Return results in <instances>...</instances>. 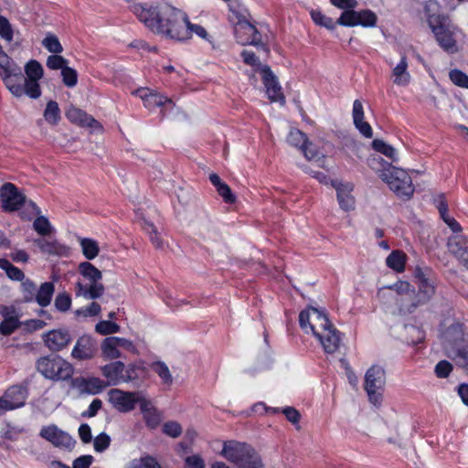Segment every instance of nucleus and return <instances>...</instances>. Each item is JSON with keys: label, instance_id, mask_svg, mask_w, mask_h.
Wrapping results in <instances>:
<instances>
[{"label": "nucleus", "instance_id": "nucleus-1", "mask_svg": "<svg viewBox=\"0 0 468 468\" xmlns=\"http://www.w3.org/2000/svg\"><path fill=\"white\" fill-rule=\"evenodd\" d=\"M133 13L149 30L166 38L185 41L195 33L209 41L208 34L202 26L191 24L184 12L167 3L135 4Z\"/></svg>", "mask_w": 468, "mask_h": 468}, {"label": "nucleus", "instance_id": "nucleus-2", "mask_svg": "<svg viewBox=\"0 0 468 468\" xmlns=\"http://www.w3.org/2000/svg\"><path fill=\"white\" fill-rule=\"evenodd\" d=\"M220 455L237 468H263L264 463L259 452L250 444L239 441L223 443Z\"/></svg>", "mask_w": 468, "mask_h": 468}, {"label": "nucleus", "instance_id": "nucleus-3", "mask_svg": "<svg viewBox=\"0 0 468 468\" xmlns=\"http://www.w3.org/2000/svg\"><path fill=\"white\" fill-rule=\"evenodd\" d=\"M79 271L83 279H80L75 284L76 296H81L87 300L100 298L105 290L101 283V271L89 261L80 263Z\"/></svg>", "mask_w": 468, "mask_h": 468}, {"label": "nucleus", "instance_id": "nucleus-4", "mask_svg": "<svg viewBox=\"0 0 468 468\" xmlns=\"http://www.w3.org/2000/svg\"><path fill=\"white\" fill-rule=\"evenodd\" d=\"M37 370L47 379L64 381L72 378V365L59 356H42L36 363Z\"/></svg>", "mask_w": 468, "mask_h": 468}, {"label": "nucleus", "instance_id": "nucleus-5", "mask_svg": "<svg viewBox=\"0 0 468 468\" xmlns=\"http://www.w3.org/2000/svg\"><path fill=\"white\" fill-rule=\"evenodd\" d=\"M379 177L388 185L398 197L408 200L412 197L415 188L411 177L405 170L388 165L379 174Z\"/></svg>", "mask_w": 468, "mask_h": 468}, {"label": "nucleus", "instance_id": "nucleus-6", "mask_svg": "<svg viewBox=\"0 0 468 468\" xmlns=\"http://www.w3.org/2000/svg\"><path fill=\"white\" fill-rule=\"evenodd\" d=\"M139 370L141 367L137 365L131 363L125 366L122 361L111 362L101 367V375L107 380V387L139 380Z\"/></svg>", "mask_w": 468, "mask_h": 468}, {"label": "nucleus", "instance_id": "nucleus-7", "mask_svg": "<svg viewBox=\"0 0 468 468\" xmlns=\"http://www.w3.org/2000/svg\"><path fill=\"white\" fill-rule=\"evenodd\" d=\"M415 278L418 280V292L415 299L409 305L402 306L400 313L411 314L419 306L427 303L435 294V281L420 268L415 270Z\"/></svg>", "mask_w": 468, "mask_h": 468}, {"label": "nucleus", "instance_id": "nucleus-8", "mask_svg": "<svg viewBox=\"0 0 468 468\" xmlns=\"http://www.w3.org/2000/svg\"><path fill=\"white\" fill-rule=\"evenodd\" d=\"M386 384V372L378 365H373L365 375V390L369 401L375 406H379L383 399L382 391Z\"/></svg>", "mask_w": 468, "mask_h": 468}, {"label": "nucleus", "instance_id": "nucleus-9", "mask_svg": "<svg viewBox=\"0 0 468 468\" xmlns=\"http://www.w3.org/2000/svg\"><path fill=\"white\" fill-rule=\"evenodd\" d=\"M463 349H468V335L463 324L453 323L445 332V351L448 357L457 359Z\"/></svg>", "mask_w": 468, "mask_h": 468}, {"label": "nucleus", "instance_id": "nucleus-10", "mask_svg": "<svg viewBox=\"0 0 468 468\" xmlns=\"http://www.w3.org/2000/svg\"><path fill=\"white\" fill-rule=\"evenodd\" d=\"M431 30L443 50L452 54L457 52L456 37L460 29L451 21L449 16L435 24Z\"/></svg>", "mask_w": 468, "mask_h": 468}, {"label": "nucleus", "instance_id": "nucleus-11", "mask_svg": "<svg viewBox=\"0 0 468 468\" xmlns=\"http://www.w3.org/2000/svg\"><path fill=\"white\" fill-rule=\"evenodd\" d=\"M378 16L373 11L364 9L361 11H344L336 20V23L344 27L362 26L364 27H373L376 26Z\"/></svg>", "mask_w": 468, "mask_h": 468}, {"label": "nucleus", "instance_id": "nucleus-12", "mask_svg": "<svg viewBox=\"0 0 468 468\" xmlns=\"http://www.w3.org/2000/svg\"><path fill=\"white\" fill-rule=\"evenodd\" d=\"M138 392L112 388L108 392V400L116 410L127 413L134 410Z\"/></svg>", "mask_w": 468, "mask_h": 468}, {"label": "nucleus", "instance_id": "nucleus-13", "mask_svg": "<svg viewBox=\"0 0 468 468\" xmlns=\"http://www.w3.org/2000/svg\"><path fill=\"white\" fill-rule=\"evenodd\" d=\"M0 200L4 211L13 212L20 209L26 201V197L14 184L5 183L0 188Z\"/></svg>", "mask_w": 468, "mask_h": 468}, {"label": "nucleus", "instance_id": "nucleus-14", "mask_svg": "<svg viewBox=\"0 0 468 468\" xmlns=\"http://www.w3.org/2000/svg\"><path fill=\"white\" fill-rule=\"evenodd\" d=\"M262 81L266 89V94L271 102H278L282 106L285 105L286 100L277 77L271 71L268 65L261 68Z\"/></svg>", "mask_w": 468, "mask_h": 468}, {"label": "nucleus", "instance_id": "nucleus-15", "mask_svg": "<svg viewBox=\"0 0 468 468\" xmlns=\"http://www.w3.org/2000/svg\"><path fill=\"white\" fill-rule=\"evenodd\" d=\"M234 35L237 42L242 46L252 45L261 47L266 52L269 51L268 48L262 43L261 34L251 22L235 26Z\"/></svg>", "mask_w": 468, "mask_h": 468}, {"label": "nucleus", "instance_id": "nucleus-16", "mask_svg": "<svg viewBox=\"0 0 468 468\" xmlns=\"http://www.w3.org/2000/svg\"><path fill=\"white\" fill-rule=\"evenodd\" d=\"M27 80V95L31 99H37L41 95L38 80L43 77L44 70L41 64L35 59L29 60L25 66Z\"/></svg>", "mask_w": 468, "mask_h": 468}, {"label": "nucleus", "instance_id": "nucleus-17", "mask_svg": "<svg viewBox=\"0 0 468 468\" xmlns=\"http://www.w3.org/2000/svg\"><path fill=\"white\" fill-rule=\"evenodd\" d=\"M27 397V389L20 385L10 387L5 394L0 397V405L5 412L21 408L25 405Z\"/></svg>", "mask_w": 468, "mask_h": 468}, {"label": "nucleus", "instance_id": "nucleus-18", "mask_svg": "<svg viewBox=\"0 0 468 468\" xmlns=\"http://www.w3.org/2000/svg\"><path fill=\"white\" fill-rule=\"evenodd\" d=\"M39 435L56 447L71 449L76 442L69 433L61 431L54 424L44 426Z\"/></svg>", "mask_w": 468, "mask_h": 468}, {"label": "nucleus", "instance_id": "nucleus-19", "mask_svg": "<svg viewBox=\"0 0 468 468\" xmlns=\"http://www.w3.org/2000/svg\"><path fill=\"white\" fill-rule=\"evenodd\" d=\"M7 90L16 97L27 95V80L19 66L1 77Z\"/></svg>", "mask_w": 468, "mask_h": 468}, {"label": "nucleus", "instance_id": "nucleus-20", "mask_svg": "<svg viewBox=\"0 0 468 468\" xmlns=\"http://www.w3.org/2000/svg\"><path fill=\"white\" fill-rule=\"evenodd\" d=\"M70 386L80 391V394H99L107 388L105 381L99 378L78 377L71 378Z\"/></svg>", "mask_w": 468, "mask_h": 468}, {"label": "nucleus", "instance_id": "nucleus-21", "mask_svg": "<svg viewBox=\"0 0 468 468\" xmlns=\"http://www.w3.org/2000/svg\"><path fill=\"white\" fill-rule=\"evenodd\" d=\"M448 250L461 264L468 270V238L463 235H453L448 239Z\"/></svg>", "mask_w": 468, "mask_h": 468}, {"label": "nucleus", "instance_id": "nucleus-22", "mask_svg": "<svg viewBox=\"0 0 468 468\" xmlns=\"http://www.w3.org/2000/svg\"><path fill=\"white\" fill-rule=\"evenodd\" d=\"M134 93L140 97L144 107L149 111H154L156 107H163L166 104L173 105L171 99L148 88L137 89Z\"/></svg>", "mask_w": 468, "mask_h": 468}, {"label": "nucleus", "instance_id": "nucleus-23", "mask_svg": "<svg viewBox=\"0 0 468 468\" xmlns=\"http://www.w3.org/2000/svg\"><path fill=\"white\" fill-rule=\"evenodd\" d=\"M96 351V342L90 335H84L77 340L71 356L78 360H87L92 358Z\"/></svg>", "mask_w": 468, "mask_h": 468}, {"label": "nucleus", "instance_id": "nucleus-24", "mask_svg": "<svg viewBox=\"0 0 468 468\" xmlns=\"http://www.w3.org/2000/svg\"><path fill=\"white\" fill-rule=\"evenodd\" d=\"M332 186L336 190L340 207L345 211L353 210L355 208V198L351 195L354 189L353 184L333 181Z\"/></svg>", "mask_w": 468, "mask_h": 468}, {"label": "nucleus", "instance_id": "nucleus-25", "mask_svg": "<svg viewBox=\"0 0 468 468\" xmlns=\"http://www.w3.org/2000/svg\"><path fill=\"white\" fill-rule=\"evenodd\" d=\"M43 339L48 349L52 351L63 349L71 341L70 335L67 330H52L45 334Z\"/></svg>", "mask_w": 468, "mask_h": 468}, {"label": "nucleus", "instance_id": "nucleus-26", "mask_svg": "<svg viewBox=\"0 0 468 468\" xmlns=\"http://www.w3.org/2000/svg\"><path fill=\"white\" fill-rule=\"evenodd\" d=\"M324 351L329 354L335 353L340 346L341 337L340 332L332 324L316 337Z\"/></svg>", "mask_w": 468, "mask_h": 468}, {"label": "nucleus", "instance_id": "nucleus-27", "mask_svg": "<svg viewBox=\"0 0 468 468\" xmlns=\"http://www.w3.org/2000/svg\"><path fill=\"white\" fill-rule=\"evenodd\" d=\"M352 116L354 125L359 133L366 138H372L373 131L370 124L364 121V108L359 100L353 103Z\"/></svg>", "mask_w": 468, "mask_h": 468}, {"label": "nucleus", "instance_id": "nucleus-28", "mask_svg": "<svg viewBox=\"0 0 468 468\" xmlns=\"http://www.w3.org/2000/svg\"><path fill=\"white\" fill-rule=\"evenodd\" d=\"M65 115L69 122L80 126L95 128L99 125V122L92 116L75 106H69L66 110Z\"/></svg>", "mask_w": 468, "mask_h": 468}, {"label": "nucleus", "instance_id": "nucleus-29", "mask_svg": "<svg viewBox=\"0 0 468 468\" xmlns=\"http://www.w3.org/2000/svg\"><path fill=\"white\" fill-rule=\"evenodd\" d=\"M436 207L440 212L441 218L448 225V227L454 232L459 233L462 231L461 225L448 214V206L443 194L439 195L435 198Z\"/></svg>", "mask_w": 468, "mask_h": 468}, {"label": "nucleus", "instance_id": "nucleus-30", "mask_svg": "<svg viewBox=\"0 0 468 468\" xmlns=\"http://www.w3.org/2000/svg\"><path fill=\"white\" fill-rule=\"evenodd\" d=\"M332 323L327 316L316 308H313V318L310 331L317 337L322 332L330 327Z\"/></svg>", "mask_w": 468, "mask_h": 468}, {"label": "nucleus", "instance_id": "nucleus-31", "mask_svg": "<svg viewBox=\"0 0 468 468\" xmlns=\"http://www.w3.org/2000/svg\"><path fill=\"white\" fill-rule=\"evenodd\" d=\"M55 292V286L50 282H43L38 289H37V294L35 302L41 307H47L50 304L52 296Z\"/></svg>", "mask_w": 468, "mask_h": 468}, {"label": "nucleus", "instance_id": "nucleus-32", "mask_svg": "<svg viewBox=\"0 0 468 468\" xmlns=\"http://www.w3.org/2000/svg\"><path fill=\"white\" fill-rule=\"evenodd\" d=\"M424 14L430 28L448 17V16L439 12V4L433 0L426 2L424 5Z\"/></svg>", "mask_w": 468, "mask_h": 468}, {"label": "nucleus", "instance_id": "nucleus-33", "mask_svg": "<svg viewBox=\"0 0 468 468\" xmlns=\"http://www.w3.org/2000/svg\"><path fill=\"white\" fill-rule=\"evenodd\" d=\"M34 242L43 253L50 255H62L66 251V248L57 240L37 239Z\"/></svg>", "mask_w": 468, "mask_h": 468}, {"label": "nucleus", "instance_id": "nucleus-34", "mask_svg": "<svg viewBox=\"0 0 468 468\" xmlns=\"http://www.w3.org/2000/svg\"><path fill=\"white\" fill-rule=\"evenodd\" d=\"M408 63L406 57H402L399 63L393 69L394 83L399 86H406L409 84L410 75L407 71Z\"/></svg>", "mask_w": 468, "mask_h": 468}, {"label": "nucleus", "instance_id": "nucleus-35", "mask_svg": "<svg viewBox=\"0 0 468 468\" xmlns=\"http://www.w3.org/2000/svg\"><path fill=\"white\" fill-rule=\"evenodd\" d=\"M101 353L107 359H116L121 357V352L114 341V336L106 337L101 343Z\"/></svg>", "mask_w": 468, "mask_h": 468}, {"label": "nucleus", "instance_id": "nucleus-36", "mask_svg": "<svg viewBox=\"0 0 468 468\" xmlns=\"http://www.w3.org/2000/svg\"><path fill=\"white\" fill-rule=\"evenodd\" d=\"M0 269L5 271L10 280L22 282L25 279L23 271L13 265L7 259H0Z\"/></svg>", "mask_w": 468, "mask_h": 468}, {"label": "nucleus", "instance_id": "nucleus-37", "mask_svg": "<svg viewBox=\"0 0 468 468\" xmlns=\"http://www.w3.org/2000/svg\"><path fill=\"white\" fill-rule=\"evenodd\" d=\"M80 244L82 253L87 260H93L98 256L100 248L96 240L89 238H80Z\"/></svg>", "mask_w": 468, "mask_h": 468}, {"label": "nucleus", "instance_id": "nucleus-38", "mask_svg": "<svg viewBox=\"0 0 468 468\" xmlns=\"http://www.w3.org/2000/svg\"><path fill=\"white\" fill-rule=\"evenodd\" d=\"M302 151L307 160L314 162L319 167L325 166V156L312 143L308 142Z\"/></svg>", "mask_w": 468, "mask_h": 468}, {"label": "nucleus", "instance_id": "nucleus-39", "mask_svg": "<svg viewBox=\"0 0 468 468\" xmlns=\"http://www.w3.org/2000/svg\"><path fill=\"white\" fill-rule=\"evenodd\" d=\"M43 115L48 123L52 125L58 124L61 118L60 109L58 102L55 101H49L46 105Z\"/></svg>", "mask_w": 468, "mask_h": 468}, {"label": "nucleus", "instance_id": "nucleus-40", "mask_svg": "<svg viewBox=\"0 0 468 468\" xmlns=\"http://www.w3.org/2000/svg\"><path fill=\"white\" fill-rule=\"evenodd\" d=\"M386 263L396 271H403L405 269V254L399 250L392 251L387 257Z\"/></svg>", "mask_w": 468, "mask_h": 468}, {"label": "nucleus", "instance_id": "nucleus-41", "mask_svg": "<svg viewBox=\"0 0 468 468\" xmlns=\"http://www.w3.org/2000/svg\"><path fill=\"white\" fill-rule=\"evenodd\" d=\"M371 145L376 152L380 153L385 156L390 158L393 162L398 161V158L396 156V149L390 144H388L383 140L375 139L372 141Z\"/></svg>", "mask_w": 468, "mask_h": 468}, {"label": "nucleus", "instance_id": "nucleus-42", "mask_svg": "<svg viewBox=\"0 0 468 468\" xmlns=\"http://www.w3.org/2000/svg\"><path fill=\"white\" fill-rule=\"evenodd\" d=\"M125 468H162L158 462L152 456L146 455L132 460Z\"/></svg>", "mask_w": 468, "mask_h": 468}, {"label": "nucleus", "instance_id": "nucleus-43", "mask_svg": "<svg viewBox=\"0 0 468 468\" xmlns=\"http://www.w3.org/2000/svg\"><path fill=\"white\" fill-rule=\"evenodd\" d=\"M153 370L161 378L164 384L171 386L173 384V377L166 364L162 361L154 362L152 365Z\"/></svg>", "mask_w": 468, "mask_h": 468}, {"label": "nucleus", "instance_id": "nucleus-44", "mask_svg": "<svg viewBox=\"0 0 468 468\" xmlns=\"http://www.w3.org/2000/svg\"><path fill=\"white\" fill-rule=\"evenodd\" d=\"M37 286L35 282L29 279H24L21 282V292L23 295V301L25 303L34 302L37 294Z\"/></svg>", "mask_w": 468, "mask_h": 468}, {"label": "nucleus", "instance_id": "nucleus-45", "mask_svg": "<svg viewBox=\"0 0 468 468\" xmlns=\"http://www.w3.org/2000/svg\"><path fill=\"white\" fill-rule=\"evenodd\" d=\"M42 45L47 50L53 54H59L63 51V47L60 44L58 37L52 33L47 34L42 40Z\"/></svg>", "mask_w": 468, "mask_h": 468}, {"label": "nucleus", "instance_id": "nucleus-46", "mask_svg": "<svg viewBox=\"0 0 468 468\" xmlns=\"http://www.w3.org/2000/svg\"><path fill=\"white\" fill-rule=\"evenodd\" d=\"M287 142L295 147H299L301 150L308 144L306 135L298 129H292L290 131L287 136Z\"/></svg>", "mask_w": 468, "mask_h": 468}, {"label": "nucleus", "instance_id": "nucleus-47", "mask_svg": "<svg viewBox=\"0 0 468 468\" xmlns=\"http://www.w3.org/2000/svg\"><path fill=\"white\" fill-rule=\"evenodd\" d=\"M143 229L149 235L151 242L157 248L160 249L163 246V240L157 232L155 226L147 221L146 219H143L142 222Z\"/></svg>", "mask_w": 468, "mask_h": 468}, {"label": "nucleus", "instance_id": "nucleus-48", "mask_svg": "<svg viewBox=\"0 0 468 468\" xmlns=\"http://www.w3.org/2000/svg\"><path fill=\"white\" fill-rule=\"evenodd\" d=\"M20 325L19 320L16 316L5 317L0 323V334L9 335L15 332Z\"/></svg>", "mask_w": 468, "mask_h": 468}, {"label": "nucleus", "instance_id": "nucleus-49", "mask_svg": "<svg viewBox=\"0 0 468 468\" xmlns=\"http://www.w3.org/2000/svg\"><path fill=\"white\" fill-rule=\"evenodd\" d=\"M95 330L97 333L102 335H107L114 333H118L120 331V325L112 321H101L96 326Z\"/></svg>", "mask_w": 468, "mask_h": 468}, {"label": "nucleus", "instance_id": "nucleus-50", "mask_svg": "<svg viewBox=\"0 0 468 468\" xmlns=\"http://www.w3.org/2000/svg\"><path fill=\"white\" fill-rule=\"evenodd\" d=\"M61 77H62V81L65 86H67L69 88H72L77 85L78 73L74 69H72L69 66H66L61 70Z\"/></svg>", "mask_w": 468, "mask_h": 468}, {"label": "nucleus", "instance_id": "nucleus-51", "mask_svg": "<svg viewBox=\"0 0 468 468\" xmlns=\"http://www.w3.org/2000/svg\"><path fill=\"white\" fill-rule=\"evenodd\" d=\"M312 18L316 25L326 27L327 29H334L335 25H338L331 17L322 14L320 11H312Z\"/></svg>", "mask_w": 468, "mask_h": 468}, {"label": "nucleus", "instance_id": "nucleus-52", "mask_svg": "<svg viewBox=\"0 0 468 468\" xmlns=\"http://www.w3.org/2000/svg\"><path fill=\"white\" fill-rule=\"evenodd\" d=\"M56 309L61 313H65L69 310L71 306V297L67 292H59L54 302Z\"/></svg>", "mask_w": 468, "mask_h": 468}, {"label": "nucleus", "instance_id": "nucleus-53", "mask_svg": "<svg viewBox=\"0 0 468 468\" xmlns=\"http://www.w3.org/2000/svg\"><path fill=\"white\" fill-rule=\"evenodd\" d=\"M0 37L11 42L14 37L13 27L7 18L0 15Z\"/></svg>", "mask_w": 468, "mask_h": 468}, {"label": "nucleus", "instance_id": "nucleus-54", "mask_svg": "<svg viewBox=\"0 0 468 468\" xmlns=\"http://www.w3.org/2000/svg\"><path fill=\"white\" fill-rule=\"evenodd\" d=\"M449 77L456 86L468 89V75L462 70L457 69H452L449 73Z\"/></svg>", "mask_w": 468, "mask_h": 468}, {"label": "nucleus", "instance_id": "nucleus-55", "mask_svg": "<svg viewBox=\"0 0 468 468\" xmlns=\"http://www.w3.org/2000/svg\"><path fill=\"white\" fill-rule=\"evenodd\" d=\"M34 229L40 235L46 236L51 232L48 219L43 216L37 217L33 223Z\"/></svg>", "mask_w": 468, "mask_h": 468}, {"label": "nucleus", "instance_id": "nucleus-56", "mask_svg": "<svg viewBox=\"0 0 468 468\" xmlns=\"http://www.w3.org/2000/svg\"><path fill=\"white\" fill-rule=\"evenodd\" d=\"M68 59L59 56L58 54H53L48 57L47 58V67L50 69H61L68 66Z\"/></svg>", "mask_w": 468, "mask_h": 468}, {"label": "nucleus", "instance_id": "nucleus-57", "mask_svg": "<svg viewBox=\"0 0 468 468\" xmlns=\"http://www.w3.org/2000/svg\"><path fill=\"white\" fill-rule=\"evenodd\" d=\"M110 443H111L110 436L105 432H101L98 436H96L93 441L94 450L98 452H102L106 449H108V447L110 446Z\"/></svg>", "mask_w": 468, "mask_h": 468}, {"label": "nucleus", "instance_id": "nucleus-58", "mask_svg": "<svg viewBox=\"0 0 468 468\" xmlns=\"http://www.w3.org/2000/svg\"><path fill=\"white\" fill-rule=\"evenodd\" d=\"M367 163L369 167L375 170L378 175L383 171L384 168H388V165H392L378 155H371L367 159Z\"/></svg>", "mask_w": 468, "mask_h": 468}, {"label": "nucleus", "instance_id": "nucleus-59", "mask_svg": "<svg viewBox=\"0 0 468 468\" xmlns=\"http://www.w3.org/2000/svg\"><path fill=\"white\" fill-rule=\"evenodd\" d=\"M313 308L314 307L303 310L299 314V324L305 333H308L310 330L313 318Z\"/></svg>", "mask_w": 468, "mask_h": 468}, {"label": "nucleus", "instance_id": "nucleus-60", "mask_svg": "<svg viewBox=\"0 0 468 468\" xmlns=\"http://www.w3.org/2000/svg\"><path fill=\"white\" fill-rule=\"evenodd\" d=\"M163 431L172 438H177L182 433V428L176 421H168L164 424Z\"/></svg>", "mask_w": 468, "mask_h": 468}, {"label": "nucleus", "instance_id": "nucleus-61", "mask_svg": "<svg viewBox=\"0 0 468 468\" xmlns=\"http://www.w3.org/2000/svg\"><path fill=\"white\" fill-rule=\"evenodd\" d=\"M452 371V365L447 360L440 361L436 366L434 372L440 378H447Z\"/></svg>", "mask_w": 468, "mask_h": 468}, {"label": "nucleus", "instance_id": "nucleus-62", "mask_svg": "<svg viewBox=\"0 0 468 468\" xmlns=\"http://www.w3.org/2000/svg\"><path fill=\"white\" fill-rule=\"evenodd\" d=\"M241 57L245 64L250 65L251 67H255L257 70L261 72V68L264 65H261L259 58L255 55V53L248 50H243L241 52Z\"/></svg>", "mask_w": 468, "mask_h": 468}, {"label": "nucleus", "instance_id": "nucleus-63", "mask_svg": "<svg viewBox=\"0 0 468 468\" xmlns=\"http://www.w3.org/2000/svg\"><path fill=\"white\" fill-rule=\"evenodd\" d=\"M137 403L140 405V410L143 415L156 410L152 402L146 399L141 391L138 392V399H136V404Z\"/></svg>", "mask_w": 468, "mask_h": 468}, {"label": "nucleus", "instance_id": "nucleus-64", "mask_svg": "<svg viewBox=\"0 0 468 468\" xmlns=\"http://www.w3.org/2000/svg\"><path fill=\"white\" fill-rule=\"evenodd\" d=\"M217 192L222 197L226 203L232 204L236 201L235 195L232 193L230 187L225 183L222 186H219Z\"/></svg>", "mask_w": 468, "mask_h": 468}]
</instances>
